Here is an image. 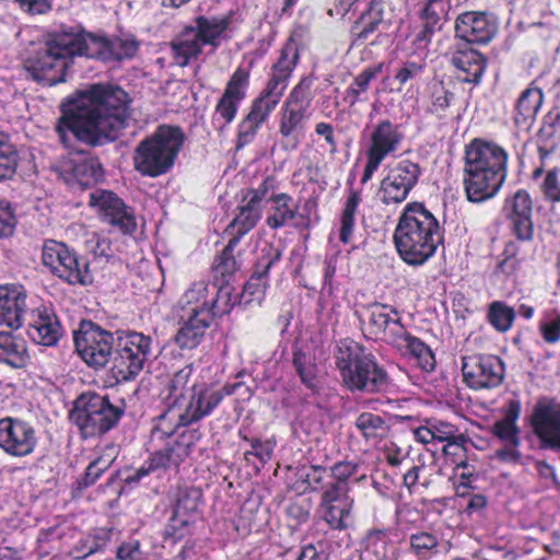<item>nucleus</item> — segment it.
<instances>
[{"mask_svg":"<svg viewBox=\"0 0 560 560\" xmlns=\"http://www.w3.org/2000/svg\"><path fill=\"white\" fill-rule=\"evenodd\" d=\"M130 98L120 86L93 83L60 105L55 132L65 148L72 140L92 148L115 141L127 126Z\"/></svg>","mask_w":560,"mask_h":560,"instance_id":"nucleus-1","label":"nucleus"},{"mask_svg":"<svg viewBox=\"0 0 560 560\" xmlns=\"http://www.w3.org/2000/svg\"><path fill=\"white\" fill-rule=\"evenodd\" d=\"M510 154L494 140L476 137L464 148L463 188L467 201L483 203L495 198L509 175Z\"/></svg>","mask_w":560,"mask_h":560,"instance_id":"nucleus-2","label":"nucleus"},{"mask_svg":"<svg viewBox=\"0 0 560 560\" xmlns=\"http://www.w3.org/2000/svg\"><path fill=\"white\" fill-rule=\"evenodd\" d=\"M445 230L424 202L410 201L400 211L393 242L400 259L408 266H422L444 244Z\"/></svg>","mask_w":560,"mask_h":560,"instance_id":"nucleus-3","label":"nucleus"},{"mask_svg":"<svg viewBox=\"0 0 560 560\" xmlns=\"http://www.w3.org/2000/svg\"><path fill=\"white\" fill-rule=\"evenodd\" d=\"M279 180L275 175H267L256 187L241 190V200L235 208V220L248 222V233L262 219L265 203H269L265 224L271 231L287 226L298 218L300 203L288 192L278 191Z\"/></svg>","mask_w":560,"mask_h":560,"instance_id":"nucleus-4","label":"nucleus"},{"mask_svg":"<svg viewBox=\"0 0 560 560\" xmlns=\"http://www.w3.org/2000/svg\"><path fill=\"white\" fill-rule=\"evenodd\" d=\"M334 359L343 386L351 393L376 394L388 386V374L362 343L343 338L337 342Z\"/></svg>","mask_w":560,"mask_h":560,"instance_id":"nucleus-5","label":"nucleus"},{"mask_svg":"<svg viewBox=\"0 0 560 560\" xmlns=\"http://www.w3.org/2000/svg\"><path fill=\"white\" fill-rule=\"evenodd\" d=\"M186 135L177 125L161 124L135 149V170L142 176L155 178L168 173L182 151Z\"/></svg>","mask_w":560,"mask_h":560,"instance_id":"nucleus-6","label":"nucleus"},{"mask_svg":"<svg viewBox=\"0 0 560 560\" xmlns=\"http://www.w3.org/2000/svg\"><path fill=\"white\" fill-rule=\"evenodd\" d=\"M124 415V404L114 405L108 395L88 390L74 399L69 419L78 428L81 439L88 440L116 428Z\"/></svg>","mask_w":560,"mask_h":560,"instance_id":"nucleus-7","label":"nucleus"},{"mask_svg":"<svg viewBox=\"0 0 560 560\" xmlns=\"http://www.w3.org/2000/svg\"><path fill=\"white\" fill-rule=\"evenodd\" d=\"M152 338L132 329L116 331L110 374L116 383L133 381L152 353Z\"/></svg>","mask_w":560,"mask_h":560,"instance_id":"nucleus-8","label":"nucleus"},{"mask_svg":"<svg viewBox=\"0 0 560 560\" xmlns=\"http://www.w3.org/2000/svg\"><path fill=\"white\" fill-rule=\"evenodd\" d=\"M42 261L55 277L69 285L88 287L94 281L89 259L63 242L45 240Z\"/></svg>","mask_w":560,"mask_h":560,"instance_id":"nucleus-9","label":"nucleus"},{"mask_svg":"<svg viewBox=\"0 0 560 560\" xmlns=\"http://www.w3.org/2000/svg\"><path fill=\"white\" fill-rule=\"evenodd\" d=\"M314 80L313 75L302 77L289 92L279 112L278 133L295 145L303 137L310 117Z\"/></svg>","mask_w":560,"mask_h":560,"instance_id":"nucleus-10","label":"nucleus"},{"mask_svg":"<svg viewBox=\"0 0 560 560\" xmlns=\"http://www.w3.org/2000/svg\"><path fill=\"white\" fill-rule=\"evenodd\" d=\"M114 334L90 320H80L73 330L74 349L81 360L95 370L103 369L113 358Z\"/></svg>","mask_w":560,"mask_h":560,"instance_id":"nucleus-11","label":"nucleus"},{"mask_svg":"<svg viewBox=\"0 0 560 560\" xmlns=\"http://www.w3.org/2000/svg\"><path fill=\"white\" fill-rule=\"evenodd\" d=\"M422 176L419 163L405 159L388 166L377 189L383 206L397 207L404 203L418 186Z\"/></svg>","mask_w":560,"mask_h":560,"instance_id":"nucleus-12","label":"nucleus"},{"mask_svg":"<svg viewBox=\"0 0 560 560\" xmlns=\"http://www.w3.org/2000/svg\"><path fill=\"white\" fill-rule=\"evenodd\" d=\"M254 62L238 66L230 75L222 95L218 98L211 117V124L218 132H223L236 118L250 86Z\"/></svg>","mask_w":560,"mask_h":560,"instance_id":"nucleus-13","label":"nucleus"},{"mask_svg":"<svg viewBox=\"0 0 560 560\" xmlns=\"http://www.w3.org/2000/svg\"><path fill=\"white\" fill-rule=\"evenodd\" d=\"M402 140L399 126L389 119L378 120L372 128L365 151V164L360 184H368L387 156L395 153Z\"/></svg>","mask_w":560,"mask_h":560,"instance_id":"nucleus-14","label":"nucleus"},{"mask_svg":"<svg viewBox=\"0 0 560 560\" xmlns=\"http://www.w3.org/2000/svg\"><path fill=\"white\" fill-rule=\"evenodd\" d=\"M238 386V383L225 384L222 387L205 382L194 383L185 409L179 413V424L189 428L211 416L224 397L233 395Z\"/></svg>","mask_w":560,"mask_h":560,"instance_id":"nucleus-15","label":"nucleus"},{"mask_svg":"<svg viewBox=\"0 0 560 560\" xmlns=\"http://www.w3.org/2000/svg\"><path fill=\"white\" fill-rule=\"evenodd\" d=\"M96 36L97 33L90 32L82 25H62L59 30L48 33L45 40L71 68L78 57L92 60Z\"/></svg>","mask_w":560,"mask_h":560,"instance_id":"nucleus-16","label":"nucleus"},{"mask_svg":"<svg viewBox=\"0 0 560 560\" xmlns=\"http://www.w3.org/2000/svg\"><path fill=\"white\" fill-rule=\"evenodd\" d=\"M463 381L474 390L499 387L505 375L502 359L494 354L472 353L462 357Z\"/></svg>","mask_w":560,"mask_h":560,"instance_id":"nucleus-17","label":"nucleus"},{"mask_svg":"<svg viewBox=\"0 0 560 560\" xmlns=\"http://www.w3.org/2000/svg\"><path fill=\"white\" fill-rule=\"evenodd\" d=\"M394 16L392 0H370L349 28L350 46L360 47L373 35L387 30Z\"/></svg>","mask_w":560,"mask_h":560,"instance_id":"nucleus-18","label":"nucleus"},{"mask_svg":"<svg viewBox=\"0 0 560 560\" xmlns=\"http://www.w3.org/2000/svg\"><path fill=\"white\" fill-rule=\"evenodd\" d=\"M528 424L540 450L560 452V402L539 399L528 418Z\"/></svg>","mask_w":560,"mask_h":560,"instance_id":"nucleus-19","label":"nucleus"},{"mask_svg":"<svg viewBox=\"0 0 560 560\" xmlns=\"http://www.w3.org/2000/svg\"><path fill=\"white\" fill-rule=\"evenodd\" d=\"M38 445L35 427L20 417L0 419V448L12 457L33 454Z\"/></svg>","mask_w":560,"mask_h":560,"instance_id":"nucleus-20","label":"nucleus"},{"mask_svg":"<svg viewBox=\"0 0 560 560\" xmlns=\"http://www.w3.org/2000/svg\"><path fill=\"white\" fill-rule=\"evenodd\" d=\"M24 69L38 84L55 86L67 81L70 68L45 40L43 47L25 59Z\"/></svg>","mask_w":560,"mask_h":560,"instance_id":"nucleus-21","label":"nucleus"},{"mask_svg":"<svg viewBox=\"0 0 560 560\" xmlns=\"http://www.w3.org/2000/svg\"><path fill=\"white\" fill-rule=\"evenodd\" d=\"M233 220L224 229V234L231 235L223 249L214 256L211 271L213 273L214 282L230 284L235 273L241 269L242 260L241 254L235 255V249L240 245L241 240L248 234V222H240Z\"/></svg>","mask_w":560,"mask_h":560,"instance_id":"nucleus-22","label":"nucleus"},{"mask_svg":"<svg viewBox=\"0 0 560 560\" xmlns=\"http://www.w3.org/2000/svg\"><path fill=\"white\" fill-rule=\"evenodd\" d=\"M283 255V250L272 243L266 244L257 258L249 279L244 283L241 301L247 305L252 302L258 304L265 299L266 291L269 287L270 269L278 264Z\"/></svg>","mask_w":560,"mask_h":560,"instance_id":"nucleus-23","label":"nucleus"},{"mask_svg":"<svg viewBox=\"0 0 560 560\" xmlns=\"http://www.w3.org/2000/svg\"><path fill=\"white\" fill-rule=\"evenodd\" d=\"M60 174L70 187L82 190L102 183L105 177L100 159L86 152H78L62 162Z\"/></svg>","mask_w":560,"mask_h":560,"instance_id":"nucleus-24","label":"nucleus"},{"mask_svg":"<svg viewBox=\"0 0 560 560\" xmlns=\"http://www.w3.org/2000/svg\"><path fill=\"white\" fill-rule=\"evenodd\" d=\"M312 492H320L318 511L323 521L331 530H346L350 526L353 499L350 491L324 486L323 489H311Z\"/></svg>","mask_w":560,"mask_h":560,"instance_id":"nucleus-25","label":"nucleus"},{"mask_svg":"<svg viewBox=\"0 0 560 560\" xmlns=\"http://www.w3.org/2000/svg\"><path fill=\"white\" fill-rule=\"evenodd\" d=\"M534 201L529 191L520 188L504 198L502 213L513 235L534 238Z\"/></svg>","mask_w":560,"mask_h":560,"instance_id":"nucleus-26","label":"nucleus"},{"mask_svg":"<svg viewBox=\"0 0 560 560\" xmlns=\"http://www.w3.org/2000/svg\"><path fill=\"white\" fill-rule=\"evenodd\" d=\"M455 37L476 45H487L497 34L498 26L487 12L466 11L455 20Z\"/></svg>","mask_w":560,"mask_h":560,"instance_id":"nucleus-27","label":"nucleus"},{"mask_svg":"<svg viewBox=\"0 0 560 560\" xmlns=\"http://www.w3.org/2000/svg\"><path fill=\"white\" fill-rule=\"evenodd\" d=\"M202 433L199 429L184 430L176 439L167 440L163 444H155L161 448L152 452L156 464L160 469L166 470L174 468L179 469V466L186 460L191 453V447L200 441Z\"/></svg>","mask_w":560,"mask_h":560,"instance_id":"nucleus-28","label":"nucleus"},{"mask_svg":"<svg viewBox=\"0 0 560 560\" xmlns=\"http://www.w3.org/2000/svg\"><path fill=\"white\" fill-rule=\"evenodd\" d=\"M359 464L352 460H340L330 467L311 465L306 474L310 489H323L324 486L350 491V479L355 476Z\"/></svg>","mask_w":560,"mask_h":560,"instance_id":"nucleus-29","label":"nucleus"},{"mask_svg":"<svg viewBox=\"0 0 560 560\" xmlns=\"http://www.w3.org/2000/svg\"><path fill=\"white\" fill-rule=\"evenodd\" d=\"M366 330L372 339H383L389 345L390 334L405 328L400 313L396 307L374 302L364 307Z\"/></svg>","mask_w":560,"mask_h":560,"instance_id":"nucleus-30","label":"nucleus"},{"mask_svg":"<svg viewBox=\"0 0 560 560\" xmlns=\"http://www.w3.org/2000/svg\"><path fill=\"white\" fill-rule=\"evenodd\" d=\"M389 345L404 357L413 360L423 372H432L436 366L435 354L431 347L409 332L406 327L399 332L390 334Z\"/></svg>","mask_w":560,"mask_h":560,"instance_id":"nucleus-31","label":"nucleus"},{"mask_svg":"<svg viewBox=\"0 0 560 560\" xmlns=\"http://www.w3.org/2000/svg\"><path fill=\"white\" fill-rule=\"evenodd\" d=\"M451 66L455 69L458 81L478 85L487 69V57L472 48L457 47L451 55Z\"/></svg>","mask_w":560,"mask_h":560,"instance_id":"nucleus-32","label":"nucleus"},{"mask_svg":"<svg viewBox=\"0 0 560 560\" xmlns=\"http://www.w3.org/2000/svg\"><path fill=\"white\" fill-rule=\"evenodd\" d=\"M26 313V293L22 285L0 284V325L19 329Z\"/></svg>","mask_w":560,"mask_h":560,"instance_id":"nucleus-33","label":"nucleus"},{"mask_svg":"<svg viewBox=\"0 0 560 560\" xmlns=\"http://www.w3.org/2000/svg\"><path fill=\"white\" fill-rule=\"evenodd\" d=\"M544 91L538 86L537 81H532L521 92L513 105L512 120L518 129H529L544 104Z\"/></svg>","mask_w":560,"mask_h":560,"instance_id":"nucleus-34","label":"nucleus"},{"mask_svg":"<svg viewBox=\"0 0 560 560\" xmlns=\"http://www.w3.org/2000/svg\"><path fill=\"white\" fill-rule=\"evenodd\" d=\"M27 335L32 341L45 347L55 346L62 336V326L56 313L47 307H39L33 313Z\"/></svg>","mask_w":560,"mask_h":560,"instance_id":"nucleus-35","label":"nucleus"},{"mask_svg":"<svg viewBox=\"0 0 560 560\" xmlns=\"http://www.w3.org/2000/svg\"><path fill=\"white\" fill-rule=\"evenodd\" d=\"M514 237L505 242L503 250L498 256L495 276L515 277L530 252L534 238H522L520 235Z\"/></svg>","mask_w":560,"mask_h":560,"instance_id":"nucleus-36","label":"nucleus"},{"mask_svg":"<svg viewBox=\"0 0 560 560\" xmlns=\"http://www.w3.org/2000/svg\"><path fill=\"white\" fill-rule=\"evenodd\" d=\"M139 50V43L135 38L108 37L100 32L96 36L95 54L92 60L101 62H114L131 59Z\"/></svg>","mask_w":560,"mask_h":560,"instance_id":"nucleus-37","label":"nucleus"},{"mask_svg":"<svg viewBox=\"0 0 560 560\" xmlns=\"http://www.w3.org/2000/svg\"><path fill=\"white\" fill-rule=\"evenodd\" d=\"M233 12L221 16L198 15L194 19V34L205 46H211L217 49L224 33L232 23Z\"/></svg>","mask_w":560,"mask_h":560,"instance_id":"nucleus-38","label":"nucleus"},{"mask_svg":"<svg viewBox=\"0 0 560 560\" xmlns=\"http://www.w3.org/2000/svg\"><path fill=\"white\" fill-rule=\"evenodd\" d=\"M537 153L540 160L548 159L560 145V109L550 108L541 118L536 133Z\"/></svg>","mask_w":560,"mask_h":560,"instance_id":"nucleus-39","label":"nucleus"},{"mask_svg":"<svg viewBox=\"0 0 560 560\" xmlns=\"http://www.w3.org/2000/svg\"><path fill=\"white\" fill-rule=\"evenodd\" d=\"M522 412V405L518 399H510L502 407L503 417L497 420L491 433L494 438L503 443L517 444L521 443V429L517 425Z\"/></svg>","mask_w":560,"mask_h":560,"instance_id":"nucleus-40","label":"nucleus"},{"mask_svg":"<svg viewBox=\"0 0 560 560\" xmlns=\"http://www.w3.org/2000/svg\"><path fill=\"white\" fill-rule=\"evenodd\" d=\"M171 55L176 66L187 67L196 60L203 50V45L194 34L192 25H186L170 43Z\"/></svg>","mask_w":560,"mask_h":560,"instance_id":"nucleus-41","label":"nucleus"},{"mask_svg":"<svg viewBox=\"0 0 560 560\" xmlns=\"http://www.w3.org/2000/svg\"><path fill=\"white\" fill-rule=\"evenodd\" d=\"M425 114L442 120L455 101V93L443 81H433L425 86L423 94Z\"/></svg>","mask_w":560,"mask_h":560,"instance_id":"nucleus-42","label":"nucleus"},{"mask_svg":"<svg viewBox=\"0 0 560 560\" xmlns=\"http://www.w3.org/2000/svg\"><path fill=\"white\" fill-rule=\"evenodd\" d=\"M30 361L26 341L9 331H0V363L24 369Z\"/></svg>","mask_w":560,"mask_h":560,"instance_id":"nucleus-43","label":"nucleus"},{"mask_svg":"<svg viewBox=\"0 0 560 560\" xmlns=\"http://www.w3.org/2000/svg\"><path fill=\"white\" fill-rule=\"evenodd\" d=\"M353 178H348V195L339 215L338 240L342 244H349L355 230V214L362 201L361 190L352 187Z\"/></svg>","mask_w":560,"mask_h":560,"instance_id":"nucleus-44","label":"nucleus"},{"mask_svg":"<svg viewBox=\"0 0 560 560\" xmlns=\"http://www.w3.org/2000/svg\"><path fill=\"white\" fill-rule=\"evenodd\" d=\"M211 323L208 318L189 315L176 331L173 340L182 350H194L205 339L206 332Z\"/></svg>","mask_w":560,"mask_h":560,"instance_id":"nucleus-45","label":"nucleus"},{"mask_svg":"<svg viewBox=\"0 0 560 560\" xmlns=\"http://www.w3.org/2000/svg\"><path fill=\"white\" fill-rule=\"evenodd\" d=\"M236 304H242L241 298L233 292V288L229 283L213 282L210 304L205 318L212 323L214 318L230 314Z\"/></svg>","mask_w":560,"mask_h":560,"instance_id":"nucleus-46","label":"nucleus"},{"mask_svg":"<svg viewBox=\"0 0 560 560\" xmlns=\"http://www.w3.org/2000/svg\"><path fill=\"white\" fill-rule=\"evenodd\" d=\"M354 427L368 443L377 444L387 438L390 425L384 416L370 411L361 412L354 420Z\"/></svg>","mask_w":560,"mask_h":560,"instance_id":"nucleus-47","label":"nucleus"},{"mask_svg":"<svg viewBox=\"0 0 560 560\" xmlns=\"http://www.w3.org/2000/svg\"><path fill=\"white\" fill-rule=\"evenodd\" d=\"M288 85L289 81L269 73L264 88L250 104L271 115L280 104Z\"/></svg>","mask_w":560,"mask_h":560,"instance_id":"nucleus-48","label":"nucleus"},{"mask_svg":"<svg viewBox=\"0 0 560 560\" xmlns=\"http://www.w3.org/2000/svg\"><path fill=\"white\" fill-rule=\"evenodd\" d=\"M382 70L383 63L381 62L375 66L365 67L353 78L343 95V101L349 105V107H353L358 103L368 101V91L371 82L376 79Z\"/></svg>","mask_w":560,"mask_h":560,"instance_id":"nucleus-49","label":"nucleus"},{"mask_svg":"<svg viewBox=\"0 0 560 560\" xmlns=\"http://www.w3.org/2000/svg\"><path fill=\"white\" fill-rule=\"evenodd\" d=\"M269 117V114L250 104L248 113L237 125L235 143L236 150H241L250 144Z\"/></svg>","mask_w":560,"mask_h":560,"instance_id":"nucleus-50","label":"nucleus"},{"mask_svg":"<svg viewBox=\"0 0 560 560\" xmlns=\"http://www.w3.org/2000/svg\"><path fill=\"white\" fill-rule=\"evenodd\" d=\"M88 203L103 223L119 210L128 207L117 194L107 189H95L90 192Z\"/></svg>","mask_w":560,"mask_h":560,"instance_id":"nucleus-51","label":"nucleus"},{"mask_svg":"<svg viewBox=\"0 0 560 560\" xmlns=\"http://www.w3.org/2000/svg\"><path fill=\"white\" fill-rule=\"evenodd\" d=\"M299 61V45L295 38L290 36L282 45L277 61L271 66L270 73L290 82Z\"/></svg>","mask_w":560,"mask_h":560,"instance_id":"nucleus-52","label":"nucleus"},{"mask_svg":"<svg viewBox=\"0 0 560 560\" xmlns=\"http://www.w3.org/2000/svg\"><path fill=\"white\" fill-rule=\"evenodd\" d=\"M211 284L212 283L200 280L194 282L186 290L183 295V302L189 307L190 315L206 316L210 304Z\"/></svg>","mask_w":560,"mask_h":560,"instance_id":"nucleus-53","label":"nucleus"},{"mask_svg":"<svg viewBox=\"0 0 560 560\" xmlns=\"http://www.w3.org/2000/svg\"><path fill=\"white\" fill-rule=\"evenodd\" d=\"M292 364L301 383L310 390L316 392L318 369L314 358L302 348L294 347L292 350Z\"/></svg>","mask_w":560,"mask_h":560,"instance_id":"nucleus-54","label":"nucleus"},{"mask_svg":"<svg viewBox=\"0 0 560 560\" xmlns=\"http://www.w3.org/2000/svg\"><path fill=\"white\" fill-rule=\"evenodd\" d=\"M248 428L241 427L238 429L237 435L238 438L249 443L250 450H246L244 452V458L246 462H250L252 457H255L258 459L259 464L261 466H265L267 463H269L273 455V450L276 447V441L273 439L268 440H261L259 438H253L250 439L248 435Z\"/></svg>","mask_w":560,"mask_h":560,"instance_id":"nucleus-55","label":"nucleus"},{"mask_svg":"<svg viewBox=\"0 0 560 560\" xmlns=\"http://www.w3.org/2000/svg\"><path fill=\"white\" fill-rule=\"evenodd\" d=\"M20 154L9 133L0 131V183L10 180L16 173Z\"/></svg>","mask_w":560,"mask_h":560,"instance_id":"nucleus-56","label":"nucleus"},{"mask_svg":"<svg viewBox=\"0 0 560 560\" xmlns=\"http://www.w3.org/2000/svg\"><path fill=\"white\" fill-rule=\"evenodd\" d=\"M174 408L175 407H170V405H167L166 410L154 418L153 427L151 429L152 444H163L167 440L176 439L175 433L178 428L183 427V424H179V415L176 420L172 417Z\"/></svg>","mask_w":560,"mask_h":560,"instance_id":"nucleus-57","label":"nucleus"},{"mask_svg":"<svg viewBox=\"0 0 560 560\" xmlns=\"http://www.w3.org/2000/svg\"><path fill=\"white\" fill-rule=\"evenodd\" d=\"M194 373V363L186 364L183 369L178 370L170 380L166 390L167 396L165 397L166 405L170 407H176L180 400L185 399V394L189 389V382Z\"/></svg>","mask_w":560,"mask_h":560,"instance_id":"nucleus-58","label":"nucleus"},{"mask_svg":"<svg viewBox=\"0 0 560 560\" xmlns=\"http://www.w3.org/2000/svg\"><path fill=\"white\" fill-rule=\"evenodd\" d=\"M515 317V310L503 301H493L488 305L487 320L499 332L509 331Z\"/></svg>","mask_w":560,"mask_h":560,"instance_id":"nucleus-59","label":"nucleus"},{"mask_svg":"<svg viewBox=\"0 0 560 560\" xmlns=\"http://www.w3.org/2000/svg\"><path fill=\"white\" fill-rule=\"evenodd\" d=\"M202 497L197 487L178 488L172 512L196 518Z\"/></svg>","mask_w":560,"mask_h":560,"instance_id":"nucleus-60","label":"nucleus"},{"mask_svg":"<svg viewBox=\"0 0 560 560\" xmlns=\"http://www.w3.org/2000/svg\"><path fill=\"white\" fill-rule=\"evenodd\" d=\"M114 534V527H96L79 541L78 550L86 558L105 550Z\"/></svg>","mask_w":560,"mask_h":560,"instance_id":"nucleus-61","label":"nucleus"},{"mask_svg":"<svg viewBox=\"0 0 560 560\" xmlns=\"http://www.w3.org/2000/svg\"><path fill=\"white\" fill-rule=\"evenodd\" d=\"M408 540L409 551L418 560H427L438 551L439 538L432 533L418 530L410 534Z\"/></svg>","mask_w":560,"mask_h":560,"instance_id":"nucleus-62","label":"nucleus"},{"mask_svg":"<svg viewBox=\"0 0 560 560\" xmlns=\"http://www.w3.org/2000/svg\"><path fill=\"white\" fill-rule=\"evenodd\" d=\"M467 443L468 438L464 433H459L458 438H455V440L446 443L442 448V452L445 456V460L454 465L455 470H459L460 468H467Z\"/></svg>","mask_w":560,"mask_h":560,"instance_id":"nucleus-63","label":"nucleus"},{"mask_svg":"<svg viewBox=\"0 0 560 560\" xmlns=\"http://www.w3.org/2000/svg\"><path fill=\"white\" fill-rule=\"evenodd\" d=\"M195 522L196 518L172 512L165 526V539H172L173 542H177L190 536Z\"/></svg>","mask_w":560,"mask_h":560,"instance_id":"nucleus-64","label":"nucleus"}]
</instances>
